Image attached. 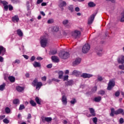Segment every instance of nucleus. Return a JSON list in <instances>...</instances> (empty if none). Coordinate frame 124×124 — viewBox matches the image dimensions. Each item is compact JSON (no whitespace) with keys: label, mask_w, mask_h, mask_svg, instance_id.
<instances>
[{"label":"nucleus","mask_w":124,"mask_h":124,"mask_svg":"<svg viewBox=\"0 0 124 124\" xmlns=\"http://www.w3.org/2000/svg\"><path fill=\"white\" fill-rule=\"evenodd\" d=\"M102 51H103V49H102V48H98L96 51L97 55H98V56H101V55H102Z\"/></svg>","instance_id":"obj_16"},{"label":"nucleus","mask_w":124,"mask_h":124,"mask_svg":"<svg viewBox=\"0 0 124 124\" xmlns=\"http://www.w3.org/2000/svg\"><path fill=\"white\" fill-rule=\"evenodd\" d=\"M16 33L20 37L23 36V32H22V30H21V29L17 30L16 31Z\"/></svg>","instance_id":"obj_24"},{"label":"nucleus","mask_w":124,"mask_h":124,"mask_svg":"<svg viewBox=\"0 0 124 124\" xmlns=\"http://www.w3.org/2000/svg\"><path fill=\"white\" fill-rule=\"evenodd\" d=\"M0 62H3V57L0 56Z\"/></svg>","instance_id":"obj_64"},{"label":"nucleus","mask_w":124,"mask_h":124,"mask_svg":"<svg viewBox=\"0 0 124 124\" xmlns=\"http://www.w3.org/2000/svg\"><path fill=\"white\" fill-rule=\"evenodd\" d=\"M23 57L25 59H26V60H29V56L28 55H24Z\"/></svg>","instance_id":"obj_62"},{"label":"nucleus","mask_w":124,"mask_h":124,"mask_svg":"<svg viewBox=\"0 0 124 124\" xmlns=\"http://www.w3.org/2000/svg\"><path fill=\"white\" fill-rule=\"evenodd\" d=\"M115 80H114V79L110 80L108 84L107 90H108V91H111V90L115 87Z\"/></svg>","instance_id":"obj_7"},{"label":"nucleus","mask_w":124,"mask_h":124,"mask_svg":"<svg viewBox=\"0 0 124 124\" xmlns=\"http://www.w3.org/2000/svg\"><path fill=\"white\" fill-rule=\"evenodd\" d=\"M119 69H121V70H124V64H122V65H119Z\"/></svg>","instance_id":"obj_44"},{"label":"nucleus","mask_w":124,"mask_h":124,"mask_svg":"<svg viewBox=\"0 0 124 124\" xmlns=\"http://www.w3.org/2000/svg\"><path fill=\"white\" fill-rule=\"evenodd\" d=\"M72 75H76V76H78V75H80V72H79L78 71H77L76 70H75L73 71Z\"/></svg>","instance_id":"obj_28"},{"label":"nucleus","mask_w":124,"mask_h":124,"mask_svg":"<svg viewBox=\"0 0 124 124\" xmlns=\"http://www.w3.org/2000/svg\"><path fill=\"white\" fill-rule=\"evenodd\" d=\"M62 101L64 105H66V104H67V98L65 95H63L62 96Z\"/></svg>","instance_id":"obj_15"},{"label":"nucleus","mask_w":124,"mask_h":124,"mask_svg":"<svg viewBox=\"0 0 124 124\" xmlns=\"http://www.w3.org/2000/svg\"><path fill=\"white\" fill-rule=\"evenodd\" d=\"M96 16V13L93 14L89 18L88 21V25H92L93 24V20H94V17Z\"/></svg>","instance_id":"obj_9"},{"label":"nucleus","mask_w":124,"mask_h":124,"mask_svg":"<svg viewBox=\"0 0 124 124\" xmlns=\"http://www.w3.org/2000/svg\"><path fill=\"white\" fill-rule=\"evenodd\" d=\"M89 111L93 117H95V112L93 108H89Z\"/></svg>","instance_id":"obj_23"},{"label":"nucleus","mask_w":124,"mask_h":124,"mask_svg":"<svg viewBox=\"0 0 124 124\" xmlns=\"http://www.w3.org/2000/svg\"><path fill=\"white\" fill-rule=\"evenodd\" d=\"M81 61L82 59L80 58H76L75 61L73 62L74 66H75V65L79 64L81 62Z\"/></svg>","instance_id":"obj_13"},{"label":"nucleus","mask_w":124,"mask_h":124,"mask_svg":"<svg viewBox=\"0 0 124 124\" xmlns=\"http://www.w3.org/2000/svg\"><path fill=\"white\" fill-rule=\"evenodd\" d=\"M13 22H19V17L18 16H15L12 18Z\"/></svg>","instance_id":"obj_22"},{"label":"nucleus","mask_w":124,"mask_h":124,"mask_svg":"<svg viewBox=\"0 0 124 124\" xmlns=\"http://www.w3.org/2000/svg\"><path fill=\"white\" fill-rule=\"evenodd\" d=\"M11 110L10 108L8 107H6L5 108V112L6 113V114H9L10 113Z\"/></svg>","instance_id":"obj_40"},{"label":"nucleus","mask_w":124,"mask_h":124,"mask_svg":"<svg viewBox=\"0 0 124 124\" xmlns=\"http://www.w3.org/2000/svg\"><path fill=\"white\" fill-rule=\"evenodd\" d=\"M35 100L37 104H39V105L41 104V101H40V99H39V98L38 97H36V98H35Z\"/></svg>","instance_id":"obj_35"},{"label":"nucleus","mask_w":124,"mask_h":124,"mask_svg":"<svg viewBox=\"0 0 124 124\" xmlns=\"http://www.w3.org/2000/svg\"><path fill=\"white\" fill-rule=\"evenodd\" d=\"M8 79L11 83H14V82H15V77L13 76H9Z\"/></svg>","instance_id":"obj_25"},{"label":"nucleus","mask_w":124,"mask_h":124,"mask_svg":"<svg viewBox=\"0 0 124 124\" xmlns=\"http://www.w3.org/2000/svg\"><path fill=\"white\" fill-rule=\"evenodd\" d=\"M32 86L33 87H36V90H39L41 88V86H43L42 82H38V79L36 78L32 82Z\"/></svg>","instance_id":"obj_3"},{"label":"nucleus","mask_w":124,"mask_h":124,"mask_svg":"<svg viewBox=\"0 0 124 124\" xmlns=\"http://www.w3.org/2000/svg\"><path fill=\"white\" fill-rule=\"evenodd\" d=\"M68 79V76H65L63 78V81H66V80Z\"/></svg>","instance_id":"obj_50"},{"label":"nucleus","mask_w":124,"mask_h":124,"mask_svg":"<svg viewBox=\"0 0 124 124\" xmlns=\"http://www.w3.org/2000/svg\"><path fill=\"white\" fill-rule=\"evenodd\" d=\"M98 94L104 95V94H105V91L104 90H100L98 91Z\"/></svg>","instance_id":"obj_39"},{"label":"nucleus","mask_w":124,"mask_h":124,"mask_svg":"<svg viewBox=\"0 0 124 124\" xmlns=\"http://www.w3.org/2000/svg\"><path fill=\"white\" fill-rule=\"evenodd\" d=\"M0 3H2V4H3L4 6V9L5 11H7L8 10V8L10 11H12L13 10V6H12V5L9 4L8 5V3L6 0H0Z\"/></svg>","instance_id":"obj_2"},{"label":"nucleus","mask_w":124,"mask_h":124,"mask_svg":"<svg viewBox=\"0 0 124 124\" xmlns=\"http://www.w3.org/2000/svg\"><path fill=\"white\" fill-rule=\"evenodd\" d=\"M5 83H3L2 85H0V91H1V92H2L3 90L5 89Z\"/></svg>","instance_id":"obj_29"},{"label":"nucleus","mask_w":124,"mask_h":124,"mask_svg":"<svg viewBox=\"0 0 124 124\" xmlns=\"http://www.w3.org/2000/svg\"><path fill=\"white\" fill-rule=\"evenodd\" d=\"M70 54L68 52H60L59 53V57L61 59H63V60H66V59H68V57Z\"/></svg>","instance_id":"obj_5"},{"label":"nucleus","mask_w":124,"mask_h":124,"mask_svg":"<svg viewBox=\"0 0 124 124\" xmlns=\"http://www.w3.org/2000/svg\"><path fill=\"white\" fill-rule=\"evenodd\" d=\"M20 61L19 60L16 59V61L13 62V64L14 65L15 64V63H17L18 64H19V63H20Z\"/></svg>","instance_id":"obj_43"},{"label":"nucleus","mask_w":124,"mask_h":124,"mask_svg":"<svg viewBox=\"0 0 124 124\" xmlns=\"http://www.w3.org/2000/svg\"><path fill=\"white\" fill-rule=\"evenodd\" d=\"M68 23H69V21H68V20H67V19H64L62 22V24L64 26H66V25H67V24H68Z\"/></svg>","instance_id":"obj_38"},{"label":"nucleus","mask_w":124,"mask_h":124,"mask_svg":"<svg viewBox=\"0 0 124 124\" xmlns=\"http://www.w3.org/2000/svg\"><path fill=\"white\" fill-rule=\"evenodd\" d=\"M97 80L99 81V82H100L103 80V78H102V77L99 76L97 77Z\"/></svg>","instance_id":"obj_45"},{"label":"nucleus","mask_w":124,"mask_h":124,"mask_svg":"<svg viewBox=\"0 0 124 124\" xmlns=\"http://www.w3.org/2000/svg\"><path fill=\"white\" fill-rule=\"evenodd\" d=\"M36 60H37L38 61H42L43 60V58L40 57H37Z\"/></svg>","instance_id":"obj_57"},{"label":"nucleus","mask_w":124,"mask_h":124,"mask_svg":"<svg viewBox=\"0 0 124 124\" xmlns=\"http://www.w3.org/2000/svg\"><path fill=\"white\" fill-rule=\"evenodd\" d=\"M51 60L54 62H60V59H59V58L57 56H52Z\"/></svg>","instance_id":"obj_18"},{"label":"nucleus","mask_w":124,"mask_h":124,"mask_svg":"<svg viewBox=\"0 0 124 124\" xmlns=\"http://www.w3.org/2000/svg\"><path fill=\"white\" fill-rule=\"evenodd\" d=\"M47 68H52V64H49L46 66Z\"/></svg>","instance_id":"obj_58"},{"label":"nucleus","mask_w":124,"mask_h":124,"mask_svg":"<svg viewBox=\"0 0 124 124\" xmlns=\"http://www.w3.org/2000/svg\"><path fill=\"white\" fill-rule=\"evenodd\" d=\"M80 77H82V78L86 79L87 78H91V77H93V75H91V74H88V73H83L80 76Z\"/></svg>","instance_id":"obj_14"},{"label":"nucleus","mask_w":124,"mask_h":124,"mask_svg":"<svg viewBox=\"0 0 124 124\" xmlns=\"http://www.w3.org/2000/svg\"><path fill=\"white\" fill-rule=\"evenodd\" d=\"M72 85H73V81L72 80H70L65 82V86H72Z\"/></svg>","instance_id":"obj_21"},{"label":"nucleus","mask_w":124,"mask_h":124,"mask_svg":"<svg viewBox=\"0 0 124 124\" xmlns=\"http://www.w3.org/2000/svg\"><path fill=\"white\" fill-rule=\"evenodd\" d=\"M49 53L50 55H56V54L58 53V51H57V49H53L50 50Z\"/></svg>","instance_id":"obj_32"},{"label":"nucleus","mask_w":124,"mask_h":124,"mask_svg":"<svg viewBox=\"0 0 124 124\" xmlns=\"http://www.w3.org/2000/svg\"><path fill=\"white\" fill-rule=\"evenodd\" d=\"M6 52V49L2 46H0V55L4 56Z\"/></svg>","instance_id":"obj_10"},{"label":"nucleus","mask_w":124,"mask_h":124,"mask_svg":"<svg viewBox=\"0 0 124 124\" xmlns=\"http://www.w3.org/2000/svg\"><path fill=\"white\" fill-rule=\"evenodd\" d=\"M33 65L34 67H41V64L36 61H35L33 62Z\"/></svg>","instance_id":"obj_20"},{"label":"nucleus","mask_w":124,"mask_h":124,"mask_svg":"<svg viewBox=\"0 0 124 124\" xmlns=\"http://www.w3.org/2000/svg\"><path fill=\"white\" fill-rule=\"evenodd\" d=\"M68 9L70 11V12H73L74 11V7H73V5H70L68 7Z\"/></svg>","instance_id":"obj_27"},{"label":"nucleus","mask_w":124,"mask_h":124,"mask_svg":"<svg viewBox=\"0 0 124 124\" xmlns=\"http://www.w3.org/2000/svg\"><path fill=\"white\" fill-rule=\"evenodd\" d=\"M42 6H46L47 5V3L46 2H42L41 3Z\"/></svg>","instance_id":"obj_60"},{"label":"nucleus","mask_w":124,"mask_h":124,"mask_svg":"<svg viewBox=\"0 0 124 124\" xmlns=\"http://www.w3.org/2000/svg\"><path fill=\"white\" fill-rule=\"evenodd\" d=\"M27 119H31V113H29L28 114Z\"/></svg>","instance_id":"obj_59"},{"label":"nucleus","mask_w":124,"mask_h":124,"mask_svg":"<svg viewBox=\"0 0 124 124\" xmlns=\"http://www.w3.org/2000/svg\"><path fill=\"white\" fill-rule=\"evenodd\" d=\"M66 2L63 1L62 2L60 5H59V7H63L64 6H66Z\"/></svg>","instance_id":"obj_30"},{"label":"nucleus","mask_w":124,"mask_h":124,"mask_svg":"<svg viewBox=\"0 0 124 124\" xmlns=\"http://www.w3.org/2000/svg\"><path fill=\"white\" fill-rule=\"evenodd\" d=\"M93 101H94V102H100V101H101V96H98L94 97Z\"/></svg>","instance_id":"obj_19"},{"label":"nucleus","mask_w":124,"mask_h":124,"mask_svg":"<svg viewBox=\"0 0 124 124\" xmlns=\"http://www.w3.org/2000/svg\"><path fill=\"white\" fill-rule=\"evenodd\" d=\"M52 81H54V82H59L60 81V79H56L55 78H52Z\"/></svg>","instance_id":"obj_52"},{"label":"nucleus","mask_w":124,"mask_h":124,"mask_svg":"<svg viewBox=\"0 0 124 124\" xmlns=\"http://www.w3.org/2000/svg\"><path fill=\"white\" fill-rule=\"evenodd\" d=\"M72 36L75 39L80 38V36H81V31L78 30H75L72 32Z\"/></svg>","instance_id":"obj_4"},{"label":"nucleus","mask_w":124,"mask_h":124,"mask_svg":"<svg viewBox=\"0 0 124 124\" xmlns=\"http://www.w3.org/2000/svg\"><path fill=\"white\" fill-rule=\"evenodd\" d=\"M91 49V46L89 44H85L82 47V53L87 54Z\"/></svg>","instance_id":"obj_6"},{"label":"nucleus","mask_w":124,"mask_h":124,"mask_svg":"<svg viewBox=\"0 0 124 124\" xmlns=\"http://www.w3.org/2000/svg\"><path fill=\"white\" fill-rule=\"evenodd\" d=\"M115 96L118 97V96H120V92L119 91H117L115 93Z\"/></svg>","instance_id":"obj_48"},{"label":"nucleus","mask_w":124,"mask_h":124,"mask_svg":"<svg viewBox=\"0 0 124 124\" xmlns=\"http://www.w3.org/2000/svg\"><path fill=\"white\" fill-rule=\"evenodd\" d=\"M16 90L18 93H22V92L25 90V88L20 86H17L16 87Z\"/></svg>","instance_id":"obj_17"},{"label":"nucleus","mask_w":124,"mask_h":124,"mask_svg":"<svg viewBox=\"0 0 124 124\" xmlns=\"http://www.w3.org/2000/svg\"><path fill=\"white\" fill-rule=\"evenodd\" d=\"M5 118V115H0V121H1V120H3Z\"/></svg>","instance_id":"obj_54"},{"label":"nucleus","mask_w":124,"mask_h":124,"mask_svg":"<svg viewBox=\"0 0 124 124\" xmlns=\"http://www.w3.org/2000/svg\"><path fill=\"white\" fill-rule=\"evenodd\" d=\"M71 104H72L73 105H74L75 103H77V100L75 99V98H72V100L70 101Z\"/></svg>","instance_id":"obj_34"},{"label":"nucleus","mask_w":124,"mask_h":124,"mask_svg":"<svg viewBox=\"0 0 124 124\" xmlns=\"http://www.w3.org/2000/svg\"><path fill=\"white\" fill-rule=\"evenodd\" d=\"M117 62L118 63H121V64H124V56L121 55L117 59Z\"/></svg>","instance_id":"obj_11"},{"label":"nucleus","mask_w":124,"mask_h":124,"mask_svg":"<svg viewBox=\"0 0 124 124\" xmlns=\"http://www.w3.org/2000/svg\"><path fill=\"white\" fill-rule=\"evenodd\" d=\"M95 4L93 2H90L88 3V6L89 7H94Z\"/></svg>","instance_id":"obj_33"},{"label":"nucleus","mask_w":124,"mask_h":124,"mask_svg":"<svg viewBox=\"0 0 124 124\" xmlns=\"http://www.w3.org/2000/svg\"><path fill=\"white\" fill-rule=\"evenodd\" d=\"M43 2V0H37V4H39L40 3H41V2Z\"/></svg>","instance_id":"obj_56"},{"label":"nucleus","mask_w":124,"mask_h":124,"mask_svg":"<svg viewBox=\"0 0 124 124\" xmlns=\"http://www.w3.org/2000/svg\"><path fill=\"white\" fill-rule=\"evenodd\" d=\"M93 123H94V124H96V123H97V118L95 117V118H93Z\"/></svg>","instance_id":"obj_47"},{"label":"nucleus","mask_w":124,"mask_h":124,"mask_svg":"<svg viewBox=\"0 0 124 124\" xmlns=\"http://www.w3.org/2000/svg\"><path fill=\"white\" fill-rule=\"evenodd\" d=\"M41 79L44 82H46V80H47V78H46V76H44L41 78Z\"/></svg>","instance_id":"obj_46"},{"label":"nucleus","mask_w":124,"mask_h":124,"mask_svg":"<svg viewBox=\"0 0 124 124\" xmlns=\"http://www.w3.org/2000/svg\"><path fill=\"white\" fill-rule=\"evenodd\" d=\"M25 109V106L24 105H20L19 108V110H23Z\"/></svg>","instance_id":"obj_42"},{"label":"nucleus","mask_w":124,"mask_h":124,"mask_svg":"<svg viewBox=\"0 0 124 124\" xmlns=\"http://www.w3.org/2000/svg\"><path fill=\"white\" fill-rule=\"evenodd\" d=\"M42 122L45 124V122L49 123L52 122V118L51 117H42Z\"/></svg>","instance_id":"obj_12"},{"label":"nucleus","mask_w":124,"mask_h":124,"mask_svg":"<svg viewBox=\"0 0 124 124\" xmlns=\"http://www.w3.org/2000/svg\"><path fill=\"white\" fill-rule=\"evenodd\" d=\"M40 43L42 47L43 48H45L46 46H47V43L48 42V40L46 38H41Z\"/></svg>","instance_id":"obj_8"},{"label":"nucleus","mask_w":124,"mask_h":124,"mask_svg":"<svg viewBox=\"0 0 124 124\" xmlns=\"http://www.w3.org/2000/svg\"><path fill=\"white\" fill-rule=\"evenodd\" d=\"M54 30L55 31H58L59 27H54Z\"/></svg>","instance_id":"obj_63"},{"label":"nucleus","mask_w":124,"mask_h":124,"mask_svg":"<svg viewBox=\"0 0 124 124\" xmlns=\"http://www.w3.org/2000/svg\"><path fill=\"white\" fill-rule=\"evenodd\" d=\"M52 23H53V20L52 19H49L47 21L48 24H52Z\"/></svg>","instance_id":"obj_61"},{"label":"nucleus","mask_w":124,"mask_h":124,"mask_svg":"<svg viewBox=\"0 0 124 124\" xmlns=\"http://www.w3.org/2000/svg\"><path fill=\"white\" fill-rule=\"evenodd\" d=\"M35 60V57L34 56H33L31 58V62H33Z\"/></svg>","instance_id":"obj_53"},{"label":"nucleus","mask_w":124,"mask_h":124,"mask_svg":"<svg viewBox=\"0 0 124 124\" xmlns=\"http://www.w3.org/2000/svg\"><path fill=\"white\" fill-rule=\"evenodd\" d=\"M75 10L76 11V12H79V11H80V8L78 7H77L75 8Z\"/></svg>","instance_id":"obj_51"},{"label":"nucleus","mask_w":124,"mask_h":124,"mask_svg":"<svg viewBox=\"0 0 124 124\" xmlns=\"http://www.w3.org/2000/svg\"><path fill=\"white\" fill-rule=\"evenodd\" d=\"M13 104H20V100L19 99H15L13 101Z\"/></svg>","instance_id":"obj_31"},{"label":"nucleus","mask_w":124,"mask_h":124,"mask_svg":"<svg viewBox=\"0 0 124 124\" xmlns=\"http://www.w3.org/2000/svg\"><path fill=\"white\" fill-rule=\"evenodd\" d=\"M107 1H111L112 3L116 2V0H106Z\"/></svg>","instance_id":"obj_55"},{"label":"nucleus","mask_w":124,"mask_h":124,"mask_svg":"<svg viewBox=\"0 0 124 124\" xmlns=\"http://www.w3.org/2000/svg\"><path fill=\"white\" fill-rule=\"evenodd\" d=\"M110 111L109 114L110 117H114V115H120V114H121L122 116H124V110L123 108H119L117 110H115V108H110Z\"/></svg>","instance_id":"obj_1"},{"label":"nucleus","mask_w":124,"mask_h":124,"mask_svg":"<svg viewBox=\"0 0 124 124\" xmlns=\"http://www.w3.org/2000/svg\"><path fill=\"white\" fill-rule=\"evenodd\" d=\"M30 103L31 105V106H33V107H35V106H36V103H35L34 101L32 100L30 101Z\"/></svg>","instance_id":"obj_36"},{"label":"nucleus","mask_w":124,"mask_h":124,"mask_svg":"<svg viewBox=\"0 0 124 124\" xmlns=\"http://www.w3.org/2000/svg\"><path fill=\"white\" fill-rule=\"evenodd\" d=\"M9 120L7 119V118H5L3 120V122L4 124H9Z\"/></svg>","instance_id":"obj_41"},{"label":"nucleus","mask_w":124,"mask_h":124,"mask_svg":"<svg viewBox=\"0 0 124 124\" xmlns=\"http://www.w3.org/2000/svg\"><path fill=\"white\" fill-rule=\"evenodd\" d=\"M119 122L120 124H124V118H121L119 120Z\"/></svg>","instance_id":"obj_49"},{"label":"nucleus","mask_w":124,"mask_h":124,"mask_svg":"<svg viewBox=\"0 0 124 124\" xmlns=\"http://www.w3.org/2000/svg\"><path fill=\"white\" fill-rule=\"evenodd\" d=\"M59 79H62L63 76V72L62 71H60L58 72Z\"/></svg>","instance_id":"obj_26"},{"label":"nucleus","mask_w":124,"mask_h":124,"mask_svg":"<svg viewBox=\"0 0 124 124\" xmlns=\"http://www.w3.org/2000/svg\"><path fill=\"white\" fill-rule=\"evenodd\" d=\"M97 91V86H95L91 90L92 93H94Z\"/></svg>","instance_id":"obj_37"}]
</instances>
